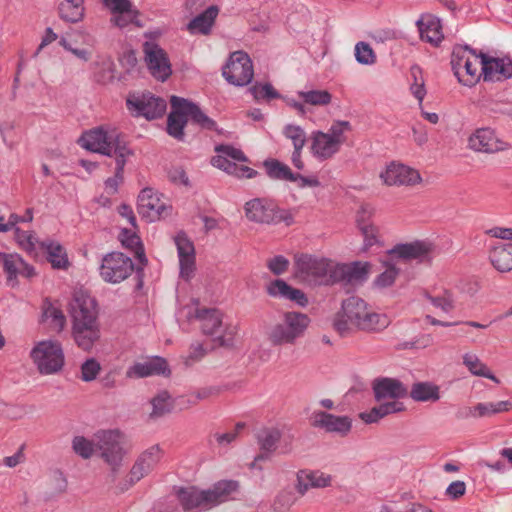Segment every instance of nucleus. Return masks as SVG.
I'll return each instance as SVG.
<instances>
[{
    "instance_id": "53",
    "label": "nucleus",
    "mask_w": 512,
    "mask_h": 512,
    "mask_svg": "<svg viewBox=\"0 0 512 512\" xmlns=\"http://www.w3.org/2000/svg\"><path fill=\"white\" fill-rule=\"evenodd\" d=\"M114 16L111 18L113 25L124 28L132 23H137L138 11L132 7L128 8L125 12H114Z\"/></svg>"
},
{
    "instance_id": "30",
    "label": "nucleus",
    "mask_w": 512,
    "mask_h": 512,
    "mask_svg": "<svg viewBox=\"0 0 512 512\" xmlns=\"http://www.w3.org/2000/svg\"><path fill=\"white\" fill-rule=\"evenodd\" d=\"M311 150L315 157L326 160L336 154L340 147L328 134L322 131H315L312 135Z\"/></svg>"
},
{
    "instance_id": "58",
    "label": "nucleus",
    "mask_w": 512,
    "mask_h": 512,
    "mask_svg": "<svg viewBox=\"0 0 512 512\" xmlns=\"http://www.w3.org/2000/svg\"><path fill=\"white\" fill-rule=\"evenodd\" d=\"M428 300L436 308H440L442 311L448 313L454 309V301L448 292H445L441 296H430L427 295Z\"/></svg>"
},
{
    "instance_id": "64",
    "label": "nucleus",
    "mask_w": 512,
    "mask_h": 512,
    "mask_svg": "<svg viewBox=\"0 0 512 512\" xmlns=\"http://www.w3.org/2000/svg\"><path fill=\"white\" fill-rule=\"evenodd\" d=\"M307 479H309L308 470L298 471L295 488L300 496H304L310 488H313L312 485H310L311 481Z\"/></svg>"
},
{
    "instance_id": "33",
    "label": "nucleus",
    "mask_w": 512,
    "mask_h": 512,
    "mask_svg": "<svg viewBox=\"0 0 512 512\" xmlns=\"http://www.w3.org/2000/svg\"><path fill=\"white\" fill-rule=\"evenodd\" d=\"M218 8L216 6L208 7L204 12L193 18L187 25V29L191 34L210 33L214 21L218 15Z\"/></svg>"
},
{
    "instance_id": "8",
    "label": "nucleus",
    "mask_w": 512,
    "mask_h": 512,
    "mask_svg": "<svg viewBox=\"0 0 512 512\" xmlns=\"http://www.w3.org/2000/svg\"><path fill=\"white\" fill-rule=\"evenodd\" d=\"M244 211L247 219L256 223L278 224L285 222L286 225L293 223V215L289 210L280 209L273 200L267 198H255L247 201Z\"/></svg>"
},
{
    "instance_id": "55",
    "label": "nucleus",
    "mask_w": 512,
    "mask_h": 512,
    "mask_svg": "<svg viewBox=\"0 0 512 512\" xmlns=\"http://www.w3.org/2000/svg\"><path fill=\"white\" fill-rule=\"evenodd\" d=\"M100 370V363L94 358H89L81 365V379L84 382H91L96 379Z\"/></svg>"
},
{
    "instance_id": "36",
    "label": "nucleus",
    "mask_w": 512,
    "mask_h": 512,
    "mask_svg": "<svg viewBox=\"0 0 512 512\" xmlns=\"http://www.w3.org/2000/svg\"><path fill=\"white\" fill-rule=\"evenodd\" d=\"M41 321L47 323L52 330L60 332L66 324V317L60 307L45 298L42 304Z\"/></svg>"
},
{
    "instance_id": "43",
    "label": "nucleus",
    "mask_w": 512,
    "mask_h": 512,
    "mask_svg": "<svg viewBox=\"0 0 512 512\" xmlns=\"http://www.w3.org/2000/svg\"><path fill=\"white\" fill-rule=\"evenodd\" d=\"M463 364L471 374L488 378L497 384L500 383V380L490 371L487 365L484 364L477 355L466 353L463 356Z\"/></svg>"
},
{
    "instance_id": "47",
    "label": "nucleus",
    "mask_w": 512,
    "mask_h": 512,
    "mask_svg": "<svg viewBox=\"0 0 512 512\" xmlns=\"http://www.w3.org/2000/svg\"><path fill=\"white\" fill-rule=\"evenodd\" d=\"M298 95L306 104L313 106H325L332 100V95L327 90L299 91Z\"/></svg>"
},
{
    "instance_id": "49",
    "label": "nucleus",
    "mask_w": 512,
    "mask_h": 512,
    "mask_svg": "<svg viewBox=\"0 0 512 512\" xmlns=\"http://www.w3.org/2000/svg\"><path fill=\"white\" fill-rule=\"evenodd\" d=\"M283 134L292 141L294 149H303L306 144V133L298 125H286L283 129Z\"/></svg>"
},
{
    "instance_id": "51",
    "label": "nucleus",
    "mask_w": 512,
    "mask_h": 512,
    "mask_svg": "<svg viewBox=\"0 0 512 512\" xmlns=\"http://www.w3.org/2000/svg\"><path fill=\"white\" fill-rule=\"evenodd\" d=\"M359 230L364 238L363 251H368L372 246L381 244L379 229L375 225H365Z\"/></svg>"
},
{
    "instance_id": "10",
    "label": "nucleus",
    "mask_w": 512,
    "mask_h": 512,
    "mask_svg": "<svg viewBox=\"0 0 512 512\" xmlns=\"http://www.w3.org/2000/svg\"><path fill=\"white\" fill-rule=\"evenodd\" d=\"M31 358L42 375L58 373L64 366V354L57 341H41L32 349Z\"/></svg>"
},
{
    "instance_id": "61",
    "label": "nucleus",
    "mask_w": 512,
    "mask_h": 512,
    "mask_svg": "<svg viewBox=\"0 0 512 512\" xmlns=\"http://www.w3.org/2000/svg\"><path fill=\"white\" fill-rule=\"evenodd\" d=\"M398 275V270L394 266H389L374 281L379 288L391 286Z\"/></svg>"
},
{
    "instance_id": "15",
    "label": "nucleus",
    "mask_w": 512,
    "mask_h": 512,
    "mask_svg": "<svg viewBox=\"0 0 512 512\" xmlns=\"http://www.w3.org/2000/svg\"><path fill=\"white\" fill-rule=\"evenodd\" d=\"M128 110L135 116H144L148 120L160 118L166 111V102L151 94L131 95L126 100Z\"/></svg>"
},
{
    "instance_id": "31",
    "label": "nucleus",
    "mask_w": 512,
    "mask_h": 512,
    "mask_svg": "<svg viewBox=\"0 0 512 512\" xmlns=\"http://www.w3.org/2000/svg\"><path fill=\"white\" fill-rule=\"evenodd\" d=\"M405 406L402 402L391 400L373 407L368 412L360 413V418L367 424L376 423L387 415L402 412Z\"/></svg>"
},
{
    "instance_id": "60",
    "label": "nucleus",
    "mask_w": 512,
    "mask_h": 512,
    "mask_svg": "<svg viewBox=\"0 0 512 512\" xmlns=\"http://www.w3.org/2000/svg\"><path fill=\"white\" fill-rule=\"evenodd\" d=\"M267 267L274 275L279 276L288 270L289 260L282 255H277L267 261Z\"/></svg>"
},
{
    "instance_id": "46",
    "label": "nucleus",
    "mask_w": 512,
    "mask_h": 512,
    "mask_svg": "<svg viewBox=\"0 0 512 512\" xmlns=\"http://www.w3.org/2000/svg\"><path fill=\"white\" fill-rule=\"evenodd\" d=\"M72 449L81 458L90 459L95 451H97L95 435L92 440L84 436H75L72 440Z\"/></svg>"
},
{
    "instance_id": "37",
    "label": "nucleus",
    "mask_w": 512,
    "mask_h": 512,
    "mask_svg": "<svg viewBox=\"0 0 512 512\" xmlns=\"http://www.w3.org/2000/svg\"><path fill=\"white\" fill-rule=\"evenodd\" d=\"M281 438V433L275 428H264L257 433V441L262 453L255 457V461L264 460L267 456L264 453H272L276 450Z\"/></svg>"
},
{
    "instance_id": "21",
    "label": "nucleus",
    "mask_w": 512,
    "mask_h": 512,
    "mask_svg": "<svg viewBox=\"0 0 512 512\" xmlns=\"http://www.w3.org/2000/svg\"><path fill=\"white\" fill-rule=\"evenodd\" d=\"M184 98L171 96V112L167 118V133L177 140H183V129L188 122L187 113L184 108Z\"/></svg>"
},
{
    "instance_id": "42",
    "label": "nucleus",
    "mask_w": 512,
    "mask_h": 512,
    "mask_svg": "<svg viewBox=\"0 0 512 512\" xmlns=\"http://www.w3.org/2000/svg\"><path fill=\"white\" fill-rule=\"evenodd\" d=\"M42 247L47 252V259L55 269H66L69 265L65 249L56 242H42Z\"/></svg>"
},
{
    "instance_id": "6",
    "label": "nucleus",
    "mask_w": 512,
    "mask_h": 512,
    "mask_svg": "<svg viewBox=\"0 0 512 512\" xmlns=\"http://www.w3.org/2000/svg\"><path fill=\"white\" fill-rule=\"evenodd\" d=\"M451 65L458 81L465 86L475 85L481 78V53L469 47H455L452 52Z\"/></svg>"
},
{
    "instance_id": "3",
    "label": "nucleus",
    "mask_w": 512,
    "mask_h": 512,
    "mask_svg": "<svg viewBox=\"0 0 512 512\" xmlns=\"http://www.w3.org/2000/svg\"><path fill=\"white\" fill-rule=\"evenodd\" d=\"M390 319L368 307V304L357 296H351L342 302L341 310L333 320L334 329L341 335L348 334L352 329L368 332H379L387 328Z\"/></svg>"
},
{
    "instance_id": "2",
    "label": "nucleus",
    "mask_w": 512,
    "mask_h": 512,
    "mask_svg": "<svg viewBox=\"0 0 512 512\" xmlns=\"http://www.w3.org/2000/svg\"><path fill=\"white\" fill-rule=\"evenodd\" d=\"M70 315L76 345L84 351H91L101 336L95 298L86 291H76L70 302Z\"/></svg>"
},
{
    "instance_id": "11",
    "label": "nucleus",
    "mask_w": 512,
    "mask_h": 512,
    "mask_svg": "<svg viewBox=\"0 0 512 512\" xmlns=\"http://www.w3.org/2000/svg\"><path fill=\"white\" fill-rule=\"evenodd\" d=\"M218 155L214 156L211 163L230 175L239 178H253L257 171L248 166L238 165L235 162H247L248 159L242 150L231 145H219L215 148Z\"/></svg>"
},
{
    "instance_id": "50",
    "label": "nucleus",
    "mask_w": 512,
    "mask_h": 512,
    "mask_svg": "<svg viewBox=\"0 0 512 512\" xmlns=\"http://www.w3.org/2000/svg\"><path fill=\"white\" fill-rule=\"evenodd\" d=\"M355 58L362 65H372L376 62V55L372 47L366 42H359L355 46Z\"/></svg>"
},
{
    "instance_id": "25",
    "label": "nucleus",
    "mask_w": 512,
    "mask_h": 512,
    "mask_svg": "<svg viewBox=\"0 0 512 512\" xmlns=\"http://www.w3.org/2000/svg\"><path fill=\"white\" fill-rule=\"evenodd\" d=\"M162 450L159 445H153L143 451L131 468L133 480H141L147 476L159 463Z\"/></svg>"
},
{
    "instance_id": "4",
    "label": "nucleus",
    "mask_w": 512,
    "mask_h": 512,
    "mask_svg": "<svg viewBox=\"0 0 512 512\" xmlns=\"http://www.w3.org/2000/svg\"><path fill=\"white\" fill-rule=\"evenodd\" d=\"M335 269L336 264L324 257L305 253L294 257L295 278L311 287L335 284Z\"/></svg>"
},
{
    "instance_id": "14",
    "label": "nucleus",
    "mask_w": 512,
    "mask_h": 512,
    "mask_svg": "<svg viewBox=\"0 0 512 512\" xmlns=\"http://www.w3.org/2000/svg\"><path fill=\"white\" fill-rule=\"evenodd\" d=\"M143 52L145 62L151 75L159 81H166L172 74L167 53L153 41H146L143 44Z\"/></svg>"
},
{
    "instance_id": "59",
    "label": "nucleus",
    "mask_w": 512,
    "mask_h": 512,
    "mask_svg": "<svg viewBox=\"0 0 512 512\" xmlns=\"http://www.w3.org/2000/svg\"><path fill=\"white\" fill-rule=\"evenodd\" d=\"M15 240L23 250L29 253L35 250V239L29 232L16 228Z\"/></svg>"
},
{
    "instance_id": "52",
    "label": "nucleus",
    "mask_w": 512,
    "mask_h": 512,
    "mask_svg": "<svg viewBox=\"0 0 512 512\" xmlns=\"http://www.w3.org/2000/svg\"><path fill=\"white\" fill-rule=\"evenodd\" d=\"M291 286L282 279L271 281L266 286V292L274 298L287 299Z\"/></svg>"
},
{
    "instance_id": "12",
    "label": "nucleus",
    "mask_w": 512,
    "mask_h": 512,
    "mask_svg": "<svg viewBox=\"0 0 512 512\" xmlns=\"http://www.w3.org/2000/svg\"><path fill=\"white\" fill-rule=\"evenodd\" d=\"M134 271L130 257L121 252H111L103 256L99 274L106 283L117 284L127 279Z\"/></svg>"
},
{
    "instance_id": "19",
    "label": "nucleus",
    "mask_w": 512,
    "mask_h": 512,
    "mask_svg": "<svg viewBox=\"0 0 512 512\" xmlns=\"http://www.w3.org/2000/svg\"><path fill=\"white\" fill-rule=\"evenodd\" d=\"M138 213L150 222L159 220L168 214V207L151 188L143 189L137 201Z\"/></svg>"
},
{
    "instance_id": "5",
    "label": "nucleus",
    "mask_w": 512,
    "mask_h": 512,
    "mask_svg": "<svg viewBox=\"0 0 512 512\" xmlns=\"http://www.w3.org/2000/svg\"><path fill=\"white\" fill-rule=\"evenodd\" d=\"M95 441L100 457L110 467L109 481L114 483L127 451L123 447V434L118 429L99 430Z\"/></svg>"
},
{
    "instance_id": "44",
    "label": "nucleus",
    "mask_w": 512,
    "mask_h": 512,
    "mask_svg": "<svg viewBox=\"0 0 512 512\" xmlns=\"http://www.w3.org/2000/svg\"><path fill=\"white\" fill-rule=\"evenodd\" d=\"M0 262L3 269L7 274L9 282L16 281L19 276L21 266H23V259L18 254L0 253Z\"/></svg>"
},
{
    "instance_id": "54",
    "label": "nucleus",
    "mask_w": 512,
    "mask_h": 512,
    "mask_svg": "<svg viewBox=\"0 0 512 512\" xmlns=\"http://www.w3.org/2000/svg\"><path fill=\"white\" fill-rule=\"evenodd\" d=\"M350 130L351 124L348 121H335L326 134L341 147L345 141L344 132Z\"/></svg>"
},
{
    "instance_id": "41",
    "label": "nucleus",
    "mask_w": 512,
    "mask_h": 512,
    "mask_svg": "<svg viewBox=\"0 0 512 512\" xmlns=\"http://www.w3.org/2000/svg\"><path fill=\"white\" fill-rule=\"evenodd\" d=\"M184 108L187 117L191 119L192 123L198 125L205 130H215L216 122L208 117L198 105L184 98Z\"/></svg>"
},
{
    "instance_id": "34",
    "label": "nucleus",
    "mask_w": 512,
    "mask_h": 512,
    "mask_svg": "<svg viewBox=\"0 0 512 512\" xmlns=\"http://www.w3.org/2000/svg\"><path fill=\"white\" fill-rule=\"evenodd\" d=\"M408 395L416 402H437L440 399V387L432 382L413 383Z\"/></svg>"
},
{
    "instance_id": "62",
    "label": "nucleus",
    "mask_w": 512,
    "mask_h": 512,
    "mask_svg": "<svg viewBox=\"0 0 512 512\" xmlns=\"http://www.w3.org/2000/svg\"><path fill=\"white\" fill-rule=\"evenodd\" d=\"M309 479L311 481L310 485L314 488H326L331 485L332 477L328 474H325L321 471H309L308 470Z\"/></svg>"
},
{
    "instance_id": "22",
    "label": "nucleus",
    "mask_w": 512,
    "mask_h": 512,
    "mask_svg": "<svg viewBox=\"0 0 512 512\" xmlns=\"http://www.w3.org/2000/svg\"><path fill=\"white\" fill-rule=\"evenodd\" d=\"M313 426L322 428L329 433L347 435L352 427V420L348 416H336L324 411L314 412Z\"/></svg>"
},
{
    "instance_id": "26",
    "label": "nucleus",
    "mask_w": 512,
    "mask_h": 512,
    "mask_svg": "<svg viewBox=\"0 0 512 512\" xmlns=\"http://www.w3.org/2000/svg\"><path fill=\"white\" fill-rule=\"evenodd\" d=\"M169 372L167 361L161 357H153L144 362H137L131 366L126 376L128 378H144L151 375H165Z\"/></svg>"
},
{
    "instance_id": "32",
    "label": "nucleus",
    "mask_w": 512,
    "mask_h": 512,
    "mask_svg": "<svg viewBox=\"0 0 512 512\" xmlns=\"http://www.w3.org/2000/svg\"><path fill=\"white\" fill-rule=\"evenodd\" d=\"M405 406L402 402L391 400L373 407L368 412L360 413V418L367 424L376 423L387 415L402 412Z\"/></svg>"
},
{
    "instance_id": "27",
    "label": "nucleus",
    "mask_w": 512,
    "mask_h": 512,
    "mask_svg": "<svg viewBox=\"0 0 512 512\" xmlns=\"http://www.w3.org/2000/svg\"><path fill=\"white\" fill-rule=\"evenodd\" d=\"M177 498L184 511L210 509L205 490L196 487L180 488Z\"/></svg>"
},
{
    "instance_id": "45",
    "label": "nucleus",
    "mask_w": 512,
    "mask_h": 512,
    "mask_svg": "<svg viewBox=\"0 0 512 512\" xmlns=\"http://www.w3.org/2000/svg\"><path fill=\"white\" fill-rule=\"evenodd\" d=\"M264 166L266 168L268 176L272 179L286 181L294 179L293 172L291 171V169L286 164H283L278 160H266L264 162Z\"/></svg>"
},
{
    "instance_id": "23",
    "label": "nucleus",
    "mask_w": 512,
    "mask_h": 512,
    "mask_svg": "<svg viewBox=\"0 0 512 512\" xmlns=\"http://www.w3.org/2000/svg\"><path fill=\"white\" fill-rule=\"evenodd\" d=\"M371 265L368 262H353L352 264H336V283L346 282L350 284H361L366 281L370 274Z\"/></svg>"
},
{
    "instance_id": "7",
    "label": "nucleus",
    "mask_w": 512,
    "mask_h": 512,
    "mask_svg": "<svg viewBox=\"0 0 512 512\" xmlns=\"http://www.w3.org/2000/svg\"><path fill=\"white\" fill-rule=\"evenodd\" d=\"M310 318L301 312H286L283 322L274 325L268 333V340L274 346L294 344L304 335L309 326Z\"/></svg>"
},
{
    "instance_id": "1",
    "label": "nucleus",
    "mask_w": 512,
    "mask_h": 512,
    "mask_svg": "<svg viewBox=\"0 0 512 512\" xmlns=\"http://www.w3.org/2000/svg\"><path fill=\"white\" fill-rule=\"evenodd\" d=\"M80 143L89 151L115 158L114 176L106 179L104 185L108 195L116 194L124 181L127 159L134 154L125 136L115 128L98 127L85 132L80 138Z\"/></svg>"
},
{
    "instance_id": "29",
    "label": "nucleus",
    "mask_w": 512,
    "mask_h": 512,
    "mask_svg": "<svg viewBox=\"0 0 512 512\" xmlns=\"http://www.w3.org/2000/svg\"><path fill=\"white\" fill-rule=\"evenodd\" d=\"M422 40L437 46L443 39L440 20L432 15H423L416 22Z\"/></svg>"
},
{
    "instance_id": "48",
    "label": "nucleus",
    "mask_w": 512,
    "mask_h": 512,
    "mask_svg": "<svg viewBox=\"0 0 512 512\" xmlns=\"http://www.w3.org/2000/svg\"><path fill=\"white\" fill-rule=\"evenodd\" d=\"M120 241L123 246L133 250L141 260L142 258L145 259L140 238L136 233L128 229H123L120 233Z\"/></svg>"
},
{
    "instance_id": "18",
    "label": "nucleus",
    "mask_w": 512,
    "mask_h": 512,
    "mask_svg": "<svg viewBox=\"0 0 512 512\" xmlns=\"http://www.w3.org/2000/svg\"><path fill=\"white\" fill-rule=\"evenodd\" d=\"M380 178L388 186H414L422 180L418 170L395 162L386 167Z\"/></svg>"
},
{
    "instance_id": "57",
    "label": "nucleus",
    "mask_w": 512,
    "mask_h": 512,
    "mask_svg": "<svg viewBox=\"0 0 512 512\" xmlns=\"http://www.w3.org/2000/svg\"><path fill=\"white\" fill-rule=\"evenodd\" d=\"M296 501L295 493L291 489H284L276 496L274 507L275 509H289Z\"/></svg>"
},
{
    "instance_id": "20",
    "label": "nucleus",
    "mask_w": 512,
    "mask_h": 512,
    "mask_svg": "<svg viewBox=\"0 0 512 512\" xmlns=\"http://www.w3.org/2000/svg\"><path fill=\"white\" fill-rule=\"evenodd\" d=\"M481 77L484 81H503L512 77V60L509 58H495L481 53Z\"/></svg>"
},
{
    "instance_id": "39",
    "label": "nucleus",
    "mask_w": 512,
    "mask_h": 512,
    "mask_svg": "<svg viewBox=\"0 0 512 512\" xmlns=\"http://www.w3.org/2000/svg\"><path fill=\"white\" fill-rule=\"evenodd\" d=\"M58 10L61 19L77 23L84 17V0H63L60 2Z\"/></svg>"
},
{
    "instance_id": "56",
    "label": "nucleus",
    "mask_w": 512,
    "mask_h": 512,
    "mask_svg": "<svg viewBox=\"0 0 512 512\" xmlns=\"http://www.w3.org/2000/svg\"><path fill=\"white\" fill-rule=\"evenodd\" d=\"M252 95L255 99H275L279 98L280 94L273 88L270 83L255 84L250 88Z\"/></svg>"
},
{
    "instance_id": "13",
    "label": "nucleus",
    "mask_w": 512,
    "mask_h": 512,
    "mask_svg": "<svg viewBox=\"0 0 512 512\" xmlns=\"http://www.w3.org/2000/svg\"><path fill=\"white\" fill-rule=\"evenodd\" d=\"M223 77L235 86H245L253 78L254 71L249 55L243 51L233 52L222 69Z\"/></svg>"
},
{
    "instance_id": "28",
    "label": "nucleus",
    "mask_w": 512,
    "mask_h": 512,
    "mask_svg": "<svg viewBox=\"0 0 512 512\" xmlns=\"http://www.w3.org/2000/svg\"><path fill=\"white\" fill-rule=\"evenodd\" d=\"M432 249L433 245L428 241H414L396 245L390 250V254L405 260H423L428 257Z\"/></svg>"
},
{
    "instance_id": "24",
    "label": "nucleus",
    "mask_w": 512,
    "mask_h": 512,
    "mask_svg": "<svg viewBox=\"0 0 512 512\" xmlns=\"http://www.w3.org/2000/svg\"><path fill=\"white\" fill-rule=\"evenodd\" d=\"M373 392L378 402L387 398L397 400L408 395L407 387L395 378L375 379L373 382Z\"/></svg>"
},
{
    "instance_id": "38",
    "label": "nucleus",
    "mask_w": 512,
    "mask_h": 512,
    "mask_svg": "<svg viewBox=\"0 0 512 512\" xmlns=\"http://www.w3.org/2000/svg\"><path fill=\"white\" fill-rule=\"evenodd\" d=\"M492 265L499 272H509L512 270V243L503 244L494 247L490 252Z\"/></svg>"
},
{
    "instance_id": "35",
    "label": "nucleus",
    "mask_w": 512,
    "mask_h": 512,
    "mask_svg": "<svg viewBox=\"0 0 512 512\" xmlns=\"http://www.w3.org/2000/svg\"><path fill=\"white\" fill-rule=\"evenodd\" d=\"M238 488V483L233 480L219 481L211 489L205 490L209 507L216 506L228 500L231 493Z\"/></svg>"
},
{
    "instance_id": "63",
    "label": "nucleus",
    "mask_w": 512,
    "mask_h": 512,
    "mask_svg": "<svg viewBox=\"0 0 512 512\" xmlns=\"http://www.w3.org/2000/svg\"><path fill=\"white\" fill-rule=\"evenodd\" d=\"M433 342V338L429 334L422 335L411 342H403L400 343L397 348L404 349H413V348H426L430 346Z\"/></svg>"
},
{
    "instance_id": "17",
    "label": "nucleus",
    "mask_w": 512,
    "mask_h": 512,
    "mask_svg": "<svg viewBox=\"0 0 512 512\" xmlns=\"http://www.w3.org/2000/svg\"><path fill=\"white\" fill-rule=\"evenodd\" d=\"M174 241L179 258V275L185 281H189L194 277L196 270L194 244L183 232L178 233L175 236Z\"/></svg>"
},
{
    "instance_id": "40",
    "label": "nucleus",
    "mask_w": 512,
    "mask_h": 512,
    "mask_svg": "<svg viewBox=\"0 0 512 512\" xmlns=\"http://www.w3.org/2000/svg\"><path fill=\"white\" fill-rule=\"evenodd\" d=\"M152 411L149 418L152 420L159 419L170 413L174 408V401L168 391L162 390L158 392L151 400Z\"/></svg>"
},
{
    "instance_id": "9",
    "label": "nucleus",
    "mask_w": 512,
    "mask_h": 512,
    "mask_svg": "<svg viewBox=\"0 0 512 512\" xmlns=\"http://www.w3.org/2000/svg\"><path fill=\"white\" fill-rule=\"evenodd\" d=\"M222 313L215 308H198L195 310V318L201 322L204 334L216 336L220 346H232L237 327L232 324L223 325Z\"/></svg>"
},
{
    "instance_id": "16",
    "label": "nucleus",
    "mask_w": 512,
    "mask_h": 512,
    "mask_svg": "<svg viewBox=\"0 0 512 512\" xmlns=\"http://www.w3.org/2000/svg\"><path fill=\"white\" fill-rule=\"evenodd\" d=\"M468 147L476 152L497 153L511 148L508 142L500 139L491 128H478L468 139Z\"/></svg>"
}]
</instances>
